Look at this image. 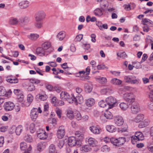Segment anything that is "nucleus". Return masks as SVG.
<instances>
[{"mask_svg": "<svg viewBox=\"0 0 153 153\" xmlns=\"http://www.w3.org/2000/svg\"><path fill=\"white\" fill-rule=\"evenodd\" d=\"M39 98L41 100L44 101L46 100L47 98V96L46 95H41L39 96Z\"/></svg>", "mask_w": 153, "mask_h": 153, "instance_id": "obj_62", "label": "nucleus"}, {"mask_svg": "<svg viewBox=\"0 0 153 153\" xmlns=\"http://www.w3.org/2000/svg\"><path fill=\"white\" fill-rule=\"evenodd\" d=\"M14 103L11 102H5L4 105V109L6 111H11L14 108Z\"/></svg>", "mask_w": 153, "mask_h": 153, "instance_id": "obj_12", "label": "nucleus"}, {"mask_svg": "<svg viewBox=\"0 0 153 153\" xmlns=\"http://www.w3.org/2000/svg\"><path fill=\"white\" fill-rule=\"evenodd\" d=\"M36 52L37 54L41 56H43L45 55V50L43 48L40 47L37 48Z\"/></svg>", "mask_w": 153, "mask_h": 153, "instance_id": "obj_23", "label": "nucleus"}, {"mask_svg": "<svg viewBox=\"0 0 153 153\" xmlns=\"http://www.w3.org/2000/svg\"><path fill=\"white\" fill-rule=\"evenodd\" d=\"M64 144V142L63 140H60L59 141L57 144V146L60 149L62 148Z\"/></svg>", "mask_w": 153, "mask_h": 153, "instance_id": "obj_56", "label": "nucleus"}, {"mask_svg": "<svg viewBox=\"0 0 153 153\" xmlns=\"http://www.w3.org/2000/svg\"><path fill=\"white\" fill-rule=\"evenodd\" d=\"M90 71V69L89 67H88L86 69V74L87 75L86 76H82L81 77V79L82 80H86L89 79V77L87 75L89 74Z\"/></svg>", "mask_w": 153, "mask_h": 153, "instance_id": "obj_26", "label": "nucleus"}, {"mask_svg": "<svg viewBox=\"0 0 153 153\" xmlns=\"http://www.w3.org/2000/svg\"><path fill=\"white\" fill-rule=\"evenodd\" d=\"M82 37L83 35L82 34H79L76 36L75 40L76 41H80L82 39Z\"/></svg>", "mask_w": 153, "mask_h": 153, "instance_id": "obj_55", "label": "nucleus"}, {"mask_svg": "<svg viewBox=\"0 0 153 153\" xmlns=\"http://www.w3.org/2000/svg\"><path fill=\"white\" fill-rule=\"evenodd\" d=\"M18 22V21L16 18H13L10 19L9 22L10 24L15 25L17 24Z\"/></svg>", "mask_w": 153, "mask_h": 153, "instance_id": "obj_41", "label": "nucleus"}, {"mask_svg": "<svg viewBox=\"0 0 153 153\" xmlns=\"http://www.w3.org/2000/svg\"><path fill=\"white\" fill-rule=\"evenodd\" d=\"M45 14L43 11H40L37 12L35 15L36 21H42L45 17Z\"/></svg>", "mask_w": 153, "mask_h": 153, "instance_id": "obj_8", "label": "nucleus"}, {"mask_svg": "<svg viewBox=\"0 0 153 153\" xmlns=\"http://www.w3.org/2000/svg\"><path fill=\"white\" fill-rule=\"evenodd\" d=\"M43 25V22L42 21H36L35 26L36 27L38 28H41L42 27Z\"/></svg>", "mask_w": 153, "mask_h": 153, "instance_id": "obj_43", "label": "nucleus"}, {"mask_svg": "<svg viewBox=\"0 0 153 153\" xmlns=\"http://www.w3.org/2000/svg\"><path fill=\"white\" fill-rule=\"evenodd\" d=\"M51 46V44L50 42H46L42 45V48L45 50L48 49Z\"/></svg>", "mask_w": 153, "mask_h": 153, "instance_id": "obj_38", "label": "nucleus"}, {"mask_svg": "<svg viewBox=\"0 0 153 153\" xmlns=\"http://www.w3.org/2000/svg\"><path fill=\"white\" fill-rule=\"evenodd\" d=\"M33 100V97L32 95L30 94H28L27 96V102H25L23 104H24V106L26 107L29 106L32 102Z\"/></svg>", "mask_w": 153, "mask_h": 153, "instance_id": "obj_14", "label": "nucleus"}, {"mask_svg": "<svg viewBox=\"0 0 153 153\" xmlns=\"http://www.w3.org/2000/svg\"><path fill=\"white\" fill-rule=\"evenodd\" d=\"M24 139L26 141L29 143L33 141L31 136L28 134H27L24 137Z\"/></svg>", "mask_w": 153, "mask_h": 153, "instance_id": "obj_39", "label": "nucleus"}, {"mask_svg": "<svg viewBox=\"0 0 153 153\" xmlns=\"http://www.w3.org/2000/svg\"><path fill=\"white\" fill-rule=\"evenodd\" d=\"M147 125V123L145 122H143L142 121L138 125V127L140 128L145 127Z\"/></svg>", "mask_w": 153, "mask_h": 153, "instance_id": "obj_54", "label": "nucleus"}, {"mask_svg": "<svg viewBox=\"0 0 153 153\" xmlns=\"http://www.w3.org/2000/svg\"><path fill=\"white\" fill-rule=\"evenodd\" d=\"M112 84L116 85H120L121 84L122 81L121 80L116 78H112L110 81Z\"/></svg>", "mask_w": 153, "mask_h": 153, "instance_id": "obj_18", "label": "nucleus"}, {"mask_svg": "<svg viewBox=\"0 0 153 153\" xmlns=\"http://www.w3.org/2000/svg\"><path fill=\"white\" fill-rule=\"evenodd\" d=\"M146 44H148L149 43L151 44L153 42L152 38L150 36H149L146 39Z\"/></svg>", "mask_w": 153, "mask_h": 153, "instance_id": "obj_60", "label": "nucleus"}, {"mask_svg": "<svg viewBox=\"0 0 153 153\" xmlns=\"http://www.w3.org/2000/svg\"><path fill=\"white\" fill-rule=\"evenodd\" d=\"M56 99V97H53L51 100V103L54 106H56L57 105Z\"/></svg>", "mask_w": 153, "mask_h": 153, "instance_id": "obj_64", "label": "nucleus"}, {"mask_svg": "<svg viewBox=\"0 0 153 153\" xmlns=\"http://www.w3.org/2000/svg\"><path fill=\"white\" fill-rule=\"evenodd\" d=\"M94 13L96 16H101L103 14L102 10L99 8H97L94 11Z\"/></svg>", "mask_w": 153, "mask_h": 153, "instance_id": "obj_32", "label": "nucleus"}, {"mask_svg": "<svg viewBox=\"0 0 153 153\" xmlns=\"http://www.w3.org/2000/svg\"><path fill=\"white\" fill-rule=\"evenodd\" d=\"M65 129L64 126H62L58 128L56 134V136L59 139L62 138L65 134Z\"/></svg>", "mask_w": 153, "mask_h": 153, "instance_id": "obj_6", "label": "nucleus"}, {"mask_svg": "<svg viewBox=\"0 0 153 153\" xmlns=\"http://www.w3.org/2000/svg\"><path fill=\"white\" fill-rule=\"evenodd\" d=\"M46 143L43 142H40L37 145V149L39 151H42L46 147Z\"/></svg>", "mask_w": 153, "mask_h": 153, "instance_id": "obj_28", "label": "nucleus"}, {"mask_svg": "<svg viewBox=\"0 0 153 153\" xmlns=\"http://www.w3.org/2000/svg\"><path fill=\"white\" fill-rule=\"evenodd\" d=\"M76 140L74 137H71L68 138V144L69 146L72 147L75 146Z\"/></svg>", "mask_w": 153, "mask_h": 153, "instance_id": "obj_15", "label": "nucleus"}, {"mask_svg": "<svg viewBox=\"0 0 153 153\" xmlns=\"http://www.w3.org/2000/svg\"><path fill=\"white\" fill-rule=\"evenodd\" d=\"M74 116L75 118L78 120H80L82 118L81 114L79 112H77L75 113L74 114Z\"/></svg>", "mask_w": 153, "mask_h": 153, "instance_id": "obj_46", "label": "nucleus"}, {"mask_svg": "<svg viewBox=\"0 0 153 153\" xmlns=\"http://www.w3.org/2000/svg\"><path fill=\"white\" fill-rule=\"evenodd\" d=\"M3 87H0V94L2 96L6 95L7 92Z\"/></svg>", "mask_w": 153, "mask_h": 153, "instance_id": "obj_51", "label": "nucleus"}, {"mask_svg": "<svg viewBox=\"0 0 153 153\" xmlns=\"http://www.w3.org/2000/svg\"><path fill=\"white\" fill-rule=\"evenodd\" d=\"M46 88L50 91L54 90V88L52 85L48 83L45 84Z\"/></svg>", "mask_w": 153, "mask_h": 153, "instance_id": "obj_44", "label": "nucleus"}, {"mask_svg": "<svg viewBox=\"0 0 153 153\" xmlns=\"http://www.w3.org/2000/svg\"><path fill=\"white\" fill-rule=\"evenodd\" d=\"M29 21V18L28 17H25L23 19L22 22L26 23L28 22Z\"/></svg>", "mask_w": 153, "mask_h": 153, "instance_id": "obj_61", "label": "nucleus"}, {"mask_svg": "<svg viewBox=\"0 0 153 153\" xmlns=\"http://www.w3.org/2000/svg\"><path fill=\"white\" fill-rule=\"evenodd\" d=\"M126 141L124 137H121L117 138L112 137L111 138V142L114 146H119L123 145Z\"/></svg>", "mask_w": 153, "mask_h": 153, "instance_id": "obj_2", "label": "nucleus"}, {"mask_svg": "<svg viewBox=\"0 0 153 153\" xmlns=\"http://www.w3.org/2000/svg\"><path fill=\"white\" fill-rule=\"evenodd\" d=\"M22 126L20 125L18 126L16 128L15 132L16 135H19L22 130Z\"/></svg>", "mask_w": 153, "mask_h": 153, "instance_id": "obj_40", "label": "nucleus"}, {"mask_svg": "<svg viewBox=\"0 0 153 153\" xmlns=\"http://www.w3.org/2000/svg\"><path fill=\"white\" fill-rule=\"evenodd\" d=\"M114 122L118 126H120L123 124L124 120L121 116H117L115 117Z\"/></svg>", "mask_w": 153, "mask_h": 153, "instance_id": "obj_13", "label": "nucleus"}, {"mask_svg": "<svg viewBox=\"0 0 153 153\" xmlns=\"http://www.w3.org/2000/svg\"><path fill=\"white\" fill-rule=\"evenodd\" d=\"M38 114L37 108H33L31 110L30 116L31 119L33 121H35L38 117Z\"/></svg>", "mask_w": 153, "mask_h": 153, "instance_id": "obj_11", "label": "nucleus"}, {"mask_svg": "<svg viewBox=\"0 0 153 153\" xmlns=\"http://www.w3.org/2000/svg\"><path fill=\"white\" fill-rule=\"evenodd\" d=\"M149 21L150 20L149 19L145 18L143 19L142 23L144 25L148 26L149 25Z\"/></svg>", "mask_w": 153, "mask_h": 153, "instance_id": "obj_52", "label": "nucleus"}, {"mask_svg": "<svg viewBox=\"0 0 153 153\" xmlns=\"http://www.w3.org/2000/svg\"><path fill=\"white\" fill-rule=\"evenodd\" d=\"M85 89L86 92L90 93L92 90V87L91 85H90L88 84L85 83Z\"/></svg>", "mask_w": 153, "mask_h": 153, "instance_id": "obj_36", "label": "nucleus"}, {"mask_svg": "<svg viewBox=\"0 0 153 153\" xmlns=\"http://www.w3.org/2000/svg\"><path fill=\"white\" fill-rule=\"evenodd\" d=\"M75 135L77 139L79 140H82L84 139V134L80 131H76L75 132Z\"/></svg>", "mask_w": 153, "mask_h": 153, "instance_id": "obj_20", "label": "nucleus"}, {"mask_svg": "<svg viewBox=\"0 0 153 153\" xmlns=\"http://www.w3.org/2000/svg\"><path fill=\"white\" fill-rule=\"evenodd\" d=\"M73 102H74L76 105H77L78 104H80L82 103L83 101L82 97H75L74 95H73Z\"/></svg>", "mask_w": 153, "mask_h": 153, "instance_id": "obj_16", "label": "nucleus"}, {"mask_svg": "<svg viewBox=\"0 0 153 153\" xmlns=\"http://www.w3.org/2000/svg\"><path fill=\"white\" fill-rule=\"evenodd\" d=\"M35 89V86L33 84H31L27 88V90L29 91H33Z\"/></svg>", "mask_w": 153, "mask_h": 153, "instance_id": "obj_59", "label": "nucleus"}, {"mask_svg": "<svg viewBox=\"0 0 153 153\" xmlns=\"http://www.w3.org/2000/svg\"><path fill=\"white\" fill-rule=\"evenodd\" d=\"M96 80L99 83L102 84H106L107 82V79L105 77H101L100 76L96 78Z\"/></svg>", "mask_w": 153, "mask_h": 153, "instance_id": "obj_19", "label": "nucleus"}, {"mask_svg": "<svg viewBox=\"0 0 153 153\" xmlns=\"http://www.w3.org/2000/svg\"><path fill=\"white\" fill-rule=\"evenodd\" d=\"M96 141L95 139L93 138L90 137L88 140V144L91 146H94L96 145Z\"/></svg>", "mask_w": 153, "mask_h": 153, "instance_id": "obj_35", "label": "nucleus"}, {"mask_svg": "<svg viewBox=\"0 0 153 153\" xmlns=\"http://www.w3.org/2000/svg\"><path fill=\"white\" fill-rule=\"evenodd\" d=\"M131 110L134 114H136L140 111V108L137 103L134 102H132Z\"/></svg>", "mask_w": 153, "mask_h": 153, "instance_id": "obj_9", "label": "nucleus"}, {"mask_svg": "<svg viewBox=\"0 0 153 153\" xmlns=\"http://www.w3.org/2000/svg\"><path fill=\"white\" fill-rule=\"evenodd\" d=\"M56 112L59 118H61L62 110L59 108H56Z\"/></svg>", "mask_w": 153, "mask_h": 153, "instance_id": "obj_58", "label": "nucleus"}, {"mask_svg": "<svg viewBox=\"0 0 153 153\" xmlns=\"http://www.w3.org/2000/svg\"><path fill=\"white\" fill-rule=\"evenodd\" d=\"M65 36V32L63 31L59 32L57 35V38L60 41L63 40Z\"/></svg>", "mask_w": 153, "mask_h": 153, "instance_id": "obj_29", "label": "nucleus"}, {"mask_svg": "<svg viewBox=\"0 0 153 153\" xmlns=\"http://www.w3.org/2000/svg\"><path fill=\"white\" fill-rule=\"evenodd\" d=\"M6 81L11 83H16L18 82V79L17 78H8L6 79Z\"/></svg>", "mask_w": 153, "mask_h": 153, "instance_id": "obj_37", "label": "nucleus"}, {"mask_svg": "<svg viewBox=\"0 0 153 153\" xmlns=\"http://www.w3.org/2000/svg\"><path fill=\"white\" fill-rule=\"evenodd\" d=\"M89 129L92 133L95 134H99L102 131L101 128L98 126H91L89 128Z\"/></svg>", "mask_w": 153, "mask_h": 153, "instance_id": "obj_10", "label": "nucleus"}, {"mask_svg": "<svg viewBox=\"0 0 153 153\" xmlns=\"http://www.w3.org/2000/svg\"><path fill=\"white\" fill-rule=\"evenodd\" d=\"M84 45V48L85 50V51L89 52L91 51V49L90 48V46L89 44H83Z\"/></svg>", "mask_w": 153, "mask_h": 153, "instance_id": "obj_48", "label": "nucleus"}, {"mask_svg": "<svg viewBox=\"0 0 153 153\" xmlns=\"http://www.w3.org/2000/svg\"><path fill=\"white\" fill-rule=\"evenodd\" d=\"M144 116L143 115L141 114H138L134 119V121L136 123L142 122L143 120Z\"/></svg>", "mask_w": 153, "mask_h": 153, "instance_id": "obj_22", "label": "nucleus"}, {"mask_svg": "<svg viewBox=\"0 0 153 153\" xmlns=\"http://www.w3.org/2000/svg\"><path fill=\"white\" fill-rule=\"evenodd\" d=\"M97 68L98 70H102L105 68H108L106 67L105 65H99L97 66Z\"/></svg>", "mask_w": 153, "mask_h": 153, "instance_id": "obj_57", "label": "nucleus"}, {"mask_svg": "<svg viewBox=\"0 0 153 153\" xmlns=\"http://www.w3.org/2000/svg\"><path fill=\"white\" fill-rule=\"evenodd\" d=\"M91 150V149L88 146L85 145L82 146L80 148V150L82 152L84 153L88 152Z\"/></svg>", "mask_w": 153, "mask_h": 153, "instance_id": "obj_30", "label": "nucleus"}, {"mask_svg": "<svg viewBox=\"0 0 153 153\" xmlns=\"http://www.w3.org/2000/svg\"><path fill=\"white\" fill-rule=\"evenodd\" d=\"M128 127L127 125H124L122 127L120 131L121 132H124L127 131L128 129Z\"/></svg>", "mask_w": 153, "mask_h": 153, "instance_id": "obj_63", "label": "nucleus"}, {"mask_svg": "<svg viewBox=\"0 0 153 153\" xmlns=\"http://www.w3.org/2000/svg\"><path fill=\"white\" fill-rule=\"evenodd\" d=\"M124 78L126 82L131 84H138L140 83L139 79L133 75L125 76Z\"/></svg>", "mask_w": 153, "mask_h": 153, "instance_id": "obj_3", "label": "nucleus"}, {"mask_svg": "<svg viewBox=\"0 0 153 153\" xmlns=\"http://www.w3.org/2000/svg\"><path fill=\"white\" fill-rule=\"evenodd\" d=\"M105 101L108 106L109 108L113 107L117 103V100L114 97L110 96L106 99Z\"/></svg>", "mask_w": 153, "mask_h": 153, "instance_id": "obj_5", "label": "nucleus"}, {"mask_svg": "<svg viewBox=\"0 0 153 153\" xmlns=\"http://www.w3.org/2000/svg\"><path fill=\"white\" fill-rule=\"evenodd\" d=\"M94 100L92 98H90L88 99L86 101V105L88 107H91L95 103Z\"/></svg>", "mask_w": 153, "mask_h": 153, "instance_id": "obj_27", "label": "nucleus"}, {"mask_svg": "<svg viewBox=\"0 0 153 153\" xmlns=\"http://www.w3.org/2000/svg\"><path fill=\"white\" fill-rule=\"evenodd\" d=\"M123 98L125 100L128 102H132L134 101L135 98L134 95L131 93H126L123 94Z\"/></svg>", "mask_w": 153, "mask_h": 153, "instance_id": "obj_7", "label": "nucleus"}, {"mask_svg": "<svg viewBox=\"0 0 153 153\" xmlns=\"http://www.w3.org/2000/svg\"><path fill=\"white\" fill-rule=\"evenodd\" d=\"M14 93L18 96V98L20 99V100L22 101L24 98V96L22 94H21V91L18 89H14Z\"/></svg>", "mask_w": 153, "mask_h": 153, "instance_id": "obj_17", "label": "nucleus"}, {"mask_svg": "<svg viewBox=\"0 0 153 153\" xmlns=\"http://www.w3.org/2000/svg\"><path fill=\"white\" fill-rule=\"evenodd\" d=\"M29 4V2L27 1H22L19 3L20 7L22 8H25L27 7Z\"/></svg>", "mask_w": 153, "mask_h": 153, "instance_id": "obj_25", "label": "nucleus"}, {"mask_svg": "<svg viewBox=\"0 0 153 153\" xmlns=\"http://www.w3.org/2000/svg\"><path fill=\"white\" fill-rule=\"evenodd\" d=\"M35 125L33 123H31L30 127V130L31 133H34L35 131Z\"/></svg>", "mask_w": 153, "mask_h": 153, "instance_id": "obj_50", "label": "nucleus"}, {"mask_svg": "<svg viewBox=\"0 0 153 153\" xmlns=\"http://www.w3.org/2000/svg\"><path fill=\"white\" fill-rule=\"evenodd\" d=\"M149 98L150 101L153 102V89L150 90L149 94Z\"/></svg>", "mask_w": 153, "mask_h": 153, "instance_id": "obj_47", "label": "nucleus"}, {"mask_svg": "<svg viewBox=\"0 0 153 153\" xmlns=\"http://www.w3.org/2000/svg\"><path fill=\"white\" fill-rule=\"evenodd\" d=\"M106 130L112 133L116 131L117 130L116 128L113 125H107L106 127Z\"/></svg>", "mask_w": 153, "mask_h": 153, "instance_id": "obj_21", "label": "nucleus"}, {"mask_svg": "<svg viewBox=\"0 0 153 153\" xmlns=\"http://www.w3.org/2000/svg\"><path fill=\"white\" fill-rule=\"evenodd\" d=\"M29 39L32 40H35L38 38L39 37V36L37 34L31 33L30 35L27 36Z\"/></svg>", "mask_w": 153, "mask_h": 153, "instance_id": "obj_31", "label": "nucleus"}, {"mask_svg": "<svg viewBox=\"0 0 153 153\" xmlns=\"http://www.w3.org/2000/svg\"><path fill=\"white\" fill-rule=\"evenodd\" d=\"M104 114L106 117L107 119H111L113 118V115L112 114L108 111H106Z\"/></svg>", "mask_w": 153, "mask_h": 153, "instance_id": "obj_34", "label": "nucleus"}, {"mask_svg": "<svg viewBox=\"0 0 153 153\" xmlns=\"http://www.w3.org/2000/svg\"><path fill=\"white\" fill-rule=\"evenodd\" d=\"M27 143L24 142H22L20 143V147L22 150H25L27 148Z\"/></svg>", "mask_w": 153, "mask_h": 153, "instance_id": "obj_42", "label": "nucleus"}, {"mask_svg": "<svg viewBox=\"0 0 153 153\" xmlns=\"http://www.w3.org/2000/svg\"><path fill=\"white\" fill-rule=\"evenodd\" d=\"M119 105L121 109L124 111L126 110L128 107V104L123 102L120 103Z\"/></svg>", "mask_w": 153, "mask_h": 153, "instance_id": "obj_33", "label": "nucleus"}, {"mask_svg": "<svg viewBox=\"0 0 153 153\" xmlns=\"http://www.w3.org/2000/svg\"><path fill=\"white\" fill-rule=\"evenodd\" d=\"M117 55L118 56L123 59H125L127 57V55L125 52L117 53Z\"/></svg>", "mask_w": 153, "mask_h": 153, "instance_id": "obj_45", "label": "nucleus"}, {"mask_svg": "<svg viewBox=\"0 0 153 153\" xmlns=\"http://www.w3.org/2000/svg\"><path fill=\"white\" fill-rule=\"evenodd\" d=\"M102 150L103 152H108L110 150V148L108 146L105 145L102 147Z\"/></svg>", "mask_w": 153, "mask_h": 153, "instance_id": "obj_53", "label": "nucleus"}, {"mask_svg": "<svg viewBox=\"0 0 153 153\" xmlns=\"http://www.w3.org/2000/svg\"><path fill=\"white\" fill-rule=\"evenodd\" d=\"M73 95L74 94H71V96L67 92L62 91L60 94V98L62 100L67 101L69 103H71L73 102Z\"/></svg>", "mask_w": 153, "mask_h": 153, "instance_id": "obj_1", "label": "nucleus"}, {"mask_svg": "<svg viewBox=\"0 0 153 153\" xmlns=\"http://www.w3.org/2000/svg\"><path fill=\"white\" fill-rule=\"evenodd\" d=\"M144 139V136L143 133L141 132H136L134 135L131 137V141L133 143L139 140H142Z\"/></svg>", "mask_w": 153, "mask_h": 153, "instance_id": "obj_4", "label": "nucleus"}, {"mask_svg": "<svg viewBox=\"0 0 153 153\" xmlns=\"http://www.w3.org/2000/svg\"><path fill=\"white\" fill-rule=\"evenodd\" d=\"M37 137L40 139L45 140L47 138V135L46 134L45 132L42 131V132L37 134Z\"/></svg>", "mask_w": 153, "mask_h": 153, "instance_id": "obj_24", "label": "nucleus"}, {"mask_svg": "<svg viewBox=\"0 0 153 153\" xmlns=\"http://www.w3.org/2000/svg\"><path fill=\"white\" fill-rule=\"evenodd\" d=\"M99 105L101 107L104 108L107 105V104L104 100H102L100 101L98 103Z\"/></svg>", "mask_w": 153, "mask_h": 153, "instance_id": "obj_49", "label": "nucleus"}]
</instances>
